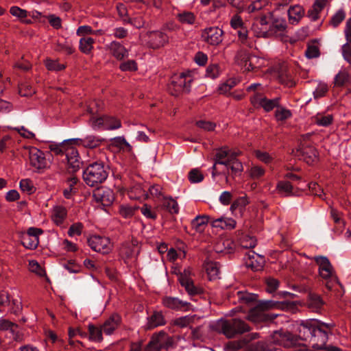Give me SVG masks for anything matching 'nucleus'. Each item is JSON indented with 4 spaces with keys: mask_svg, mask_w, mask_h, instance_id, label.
<instances>
[{
    "mask_svg": "<svg viewBox=\"0 0 351 351\" xmlns=\"http://www.w3.org/2000/svg\"><path fill=\"white\" fill-rule=\"evenodd\" d=\"M287 306V304L285 302L260 301L255 307L250 310L247 319L254 324L271 322L277 317L278 315L267 313L266 311L271 309H284Z\"/></svg>",
    "mask_w": 351,
    "mask_h": 351,
    "instance_id": "f257e3e1",
    "label": "nucleus"
},
{
    "mask_svg": "<svg viewBox=\"0 0 351 351\" xmlns=\"http://www.w3.org/2000/svg\"><path fill=\"white\" fill-rule=\"evenodd\" d=\"M213 328L224 335L227 338H233L237 335H241L250 330V326L243 320L238 318L220 319Z\"/></svg>",
    "mask_w": 351,
    "mask_h": 351,
    "instance_id": "f03ea898",
    "label": "nucleus"
},
{
    "mask_svg": "<svg viewBox=\"0 0 351 351\" xmlns=\"http://www.w3.org/2000/svg\"><path fill=\"white\" fill-rule=\"evenodd\" d=\"M108 174V166L103 161L99 160L86 167L83 173V178L87 185L93 187L104 182Z\"/></svg>",
    "mask_w": 351,
    "mask_h": 351,
    "instance_id": "7ed1b4c3",
    "label": "nucleus"
},
{
    "mask_svg": "<svg viewBox=\"0 0 351 351\" xmlns=\"http://www.w3.org/2000/svg\"><path fill=\"white\" fill-rule=\"evenodd\" d=\"M313 134L307 133L301 135L300 144L295 151V156L304 160L308 165H314L319 160V154L313 145L311 137Z\"/></svg>",
    "mask_w": 351,
    "mask_h": 351,
    "instance_id": "20e7f679",
    "label": "nucleus"
},
{
    "mask_svg": "<svg viewBox=\"0 0 351 351\" xmlns=\"http://www.w3.org/2000/svg\"><path fill=\"white\" fill-rule=\"evenodd\" d=\"M193 81L191 73L189 71L176 74L171 78L168 90L173 96H178L183 92L189 93Z\"/></svg>",
    "mask_w": 351,
    "mask_h": 351,
    "instance_id": "39448f33",
    "label": "nucleus"
},
{
    "mask_svg": "<svg viewBox=\"0 0 351 351\" xmlns=\"http://www.w3.org/2000/svg\"><path fill=\"white\" fill-rule=\"evenodd\" d=\"M315 263L319 266V274L326 280V287L328 290L332 289L335 284L338 282L335 275L333 267L328 258L325 256H316L314 258Z\"/></svg>",
    "mask_w": 351,
    "mask_h": 351,
    "instance_id": "423d86ee",
    "label": "nucleus"
},
{
    "mask_svg": "<svg viewBox=\"0 0 351 351\" xmlns=\"http://www.w3.org/2000/svg\"><path fill=\"white\" fill-rule=\"evenodd\" d=\"M272 339L275 343L285 348H300L302 346L299 342V338L297 335L282 329L275 331Z\"/></svg>",
    "mask_w": 351,
    "mask_h": 351,
    "instance_id": "0eeeda50",
    "label": "nucleus"
},
{
    "mask_svg": "<svg viewBox=\"0 0 351 351\" xmlns=\"http://www.w3.org/2000/svg\"><path fill=\"white\" fill-rule=\"evenodd\" d=\"M332 327L333 325L331 324L319 322L310 341L314 349L323 350L325 348L328 333L330 332Z\"/></svg>",
    "mask_w": 351,
    "mask_h": 351,
    "instance_id": "6e6552de",
    "label": "nucleus"
},
{
    "mask_svg": "<svg viewBox=\"0 0 351 351\" xmlns=\"http://www.w3.org/2000/svg\"><path fill=\"white\" fill-rule=\"evenodd\" d=\"M143 43L153 49H160L169 43V36L160 30L149 31L141 35Z\"/></svg>",
    "mask_w": 351,
    "mask_h": 351,
    "instance_id": "1a4fd4ad",
    "label": "nucleus"
},
{
    "mask_svg": "<svg viewBox=\"0 0 351 351\" xmlns=\"http://www.w3.org/2000/svg\"><path fill=\"white\" fill-rule=\"evenodd\" d=\"M230 23L233 29H237V35L241 43L249 48L254 47V40L253 38L249 37L247 29L245 27L243 19L238 13L231 18Z\"/></svg>",
    "mask_w": 351,
    "mask_h": 351,
    "instance_id": "9d476101",
    "label": "nucleus"
},
{
    "mask_svg": "<svg viewBox=\"0 0 351 351\" xmlns=\"http://www.w3.org/2000/svg\"><path fill=\"white\" fill-rule=\"evenodd\" d=\"M260 60L258 57L250 56L248 51L243 48L239 49L234 56L235 63L248 71L259 68L261 66L258 64Z\"/></svg>",
    "mask_w": 351,
    "mask_h": 351,
    "instance_id": "9b49d317",
    "label": "nucleus"
},
{
    "mask_svg": "<svg viewBox=\"0 0 351 351\" xmlns=\"http://www.w3.org/2000/svg\"><path fill=\"white\" fill-rule=\"evenodd\" d=\"M191 269H185L178 276V281L181 286L185 289V291L191 296L201 295L204 293L202 287L195 286L191 277Z\"/></svg>",
    "mask_w": 351,
    "mask_h": 351,
    "instance_id": "f8f14e48",
    "label": "nucleus"
},
{
    "mask_svg": "<svg viewBox=\"0 0 351 351\" xmlns=\"http://www.w3.org/2000/svg\"><path fill=\"white\" fill-rule=\"evenodd\" d=\"M43 230L40 228L31 227L27 232L21 234V244L27 249L34 250L39 243V236Z\"/></svg>",
    "mask_w": 351,
    "mask_h": 351,
    "instance_id": "ddd939ff",
    "label": "nucleus"
},
{
    "mask_svg": "<svg viewBox=\"0 0 351 351\" xmlns=\"http://www.w3.org/2000/svg\"><path fill=\"white\" fill-rule=\"evenodd\" d=\"M87 242L90 248L97 252L106 254L112 250L110 240L108 237L93 235L88 239Z\"/></svg>",
    "mask_w": 351,
    "mask_h": 351,
    "instance_id": "4468645a",
    "label": "nucleus"
},
{
    "mask_svg": "<svg viewBox=\"0 0 351 351\" xmlns=\"http://www.w3.org/2000/svg\"><path fill=\"white\" fill-rule=\"evenodd\" d=\"M73 145H76L73 142L67 144L64 154L67 160L68 169L72 173L77 171L81 165L78 150Z\"/></svg>",
    "mask_w": 351,
    "mask_h": 351,
    "instance_id": "2eb2a0df",
    "label": "nucleus"
},
{
    "mask_svg": "<svg viewBox=\"0 0 351 351\" xmlns=\"http://www.w3.org/2000/svg\"><path fill=\"white\" fill-rule=\"evenodd\" d=\"M280 100V97H276L271 99H267L260 93H255L254 95L250 97V101L253 106H260L266 112H270L274 108H278Z\"/></svg>",
    "mask_w": 351,
    "mask_h": 351,
    "instance_id": "dca6fc26",
    "label": "nucleus"
},
{
    "mask_svg": "<svg viewBox=\"0 0 351 351\" xmlns=\"http://www.w3.org/2000/svg\"><path fill=\"white\" fill-rule=\"evenodd\" d=\"M223 32L218 27H210L202 30L201 37L203 41L211 45H218L223 40Z\"/></svg>",
    "mask_w": 351,
    "mask_h": 351,
    "instance_id": "f3484780",
    "label": "nucleus"
},
{
    "mask_svg": "<svg viewBox=\"0 0 351 351\" xmlns=\"http://www.w3.org/2000/svg\"><path fill=\"white\" fill-rule=\"evenodd\" d=\"M319 322L315 319L302 321L300 324L298 329V335L297 336L299 340L302 339L310 341Z\"/></svg>",
    "mask_w": 351,
    "mask_h": 351,
    "instance_id": "a211bd4d",
    "label": "nucleus"
},
{
    "mask_svg": "<svg viewBox=\"0 0 351 351\" xmlns=\"http://www.w3.org/2000/svg\"><path fill=\"white\" fill-rule=\"evenodd\" d=\"M252 30L256 37L269 38L271 34L270 23L265 16H261L254 23Z\"/></svg>",
    "mask_w": 351,
    "mask_h": 351,
    "instance_id": "6ab92c4d",
    "label": "nucleus"
},
{
    "mask_svg": "<svg viewBox=\"0 0 351 351\" xmlns=\"http://www.w3.org/2000/svg\"><path fill=\"white\" fill-rule=\"evenodd\" d=\"M162 303L165 307L175 311H188L191 306V303L186 301L171 296L162 298Z\"/></svg>",
    "mask_w": 351,
    "mask_h": 351,
    "instance_id": "aec40b11",
    "label": "nucleus"
},
{
    "mask_svg": "<svg viewBox=\"0 0 351 351\" xmlns=\"http://www.w3.org/2000/svg\"><path fill=\"white\" fill-rule=\"evenodd\" d=\"M69 141L73 142L76 145L85 148L95 149L99 147L104 141V138L95 135H88L84 138H71Z\"/></svg>",
    "mask_w": 351,
    "mask_h": 351,
    "instance_id": "412c9836",
    "label": "nucleus"
},
{
    "mask_svg": "<svg viewBox=\"0 0 351 351\" xmlns=\"http://www.w3.org/2000/svg\"><path fill=\"white\" fill-rule=\"evenodd\" d=\"M122 318L118 313H112L101 326L105 335H110L121 326Z\"/></svg>",
    "mask_w": 351,
    "mask_h": 351,
    "instance_id": "4be33fe9",
    "label": "nucleus"
},
{
    "mask_svg": "<svg viewBox=\"0 0 351 351\" xmlns=\"http://www.w3.org/2000/svg\"><path fill=\"white\" fill-rule=\"evenodd\" d=\"M29 158L30 165L36 169H42L47 166L44 153L36 147L30 149Z\"/></svg>",
    "mask_w": 351,
    "mask_h": 351,
    "instance_id": "5701e85b",
    "label": "nucleus"
},
{
    "mask_svg": "<svg viewBox=\"0 0 351 351\" xmlns=\"http://www.w3.org/2000/svg\"><path fill=\"white\" fill-rule=\"evenodd\" d=\"M245 264L247 267H250L252 270H261L264 265V257L255 253L254 251H249L245 257Z\"/></svg>",
    "mask_w": 351,
    "mask_h": 351,
    "instance_id": "b1692460",
    "label": "nucleus"
},
{
    "mask_svg": "<svg viewBox=\"0 0 351 351\" xmlns=\"http://www.w3.org/2000/svg\"><path fill=\"white\" fill-rule=\"evenodd\" d=\"M152 337L159 346L160 350H168L173 348L175 344V341L173 337L169 336L167 332L160 331L158 333L152 335Z\"/></svg>",
    "mask_w": 351,
    "mask_h": 351,
    "instance_id": "393cba45",
    "label": "nucleus"
},
{
    "mask_svg": "<svg viewBox=\"0 0 351 351\" xmlns=\"http://www.w3.org/2000/svg\"><path fill=\"white\" fill-rule=\"evenodd\" d=\"M93 197L104 206H110L114 199L112 192L109 189H97L94 192Z\"/></svg>",
    "mask_w": 351,
    "mask_h": 351,
    "instance_id": "a878e982",
    "label": "nucleus"
},
{
    "mask_svg": "<svg viewBox=\"0 0 351 351\" xmlns=\"http://www.w3.org/2000/svg\"><path fill=\"white\" fill-rule=\"evenodd\" d=\"M138 254L137 246L133 242H125L119 248V255L125 262L135 257Z\"/></svg>",
    "mask_w": 351,
    "mask_h": 351,
    "instance_id": "bb28decb",
    "label": "nucleus"
},
{
    "mask_svg": "<svg viewBox=\"0 0 351 351\" xmlns=\"http://www.w3.org/2000/svg\"><path fill=\"white\" fill-rule=\"evenodd\" d=\"M232 152H230L226 148H221L217 150L215 154V162L213 167V176H215L217 173V164L226 165L228 164L229 158H230Z\"/></svg>",
    "mask_w": 351,
    "mask_h": 351,
    "instance_id": "cd10ccee",
    "label": "nucleus"
},
{
    "mask_svg": "<svg viewBox=\"0 0 351 351\" xmlns=\"http://www.w3.org/2000/svg\"><path fill=\"white\" fill-rule=\"evenodd\" d=\"M97 105L96 101H93L91 104L88 106L87 111L92 114L89 119V125L93 128V130H104V115L100 117H96L94 114L97 112L95 110L91 105Z\"/></svg>",
    "mask_w": 351,
    "mask_h": 351,
    "instance_id": "c85d7f7f",
    "label": "nucleus"
},
{
    "mask_svg": "<svg viewBox=\"0 0 351 351\" xmlns=\"http://www.w3.org/2000/svg\"><path fill=\"white\" fill-rule=\"evenodd\" d=\"M109 50L112 55L119 60H121L128 56V51L117 41H112L109 45Z\"/></svg>",
    "mask_w": 351,
    "mask_h": 351,
    "instance_id": "c756f323",
    "label": "nucleus"
},
{
    "mask_svg": "<svg viewBox=\"0 0 351 351\" xmlns=\"http://www.w3.org/2000/svg\"><path fill=\"white\" fill-rule=\"evenodd\" d=\"M165 324V319L162 312L154 311L153 314L147 318L146 328L150 330L158 326H163Z\"/></svg>",
    "mask_w": 351,
    "mask_h": 351,
    "instance_id": "7c9ffc66",
    "label": "nucleus"
},
{
    "mask_svg": "<svg viewBox=\"0 0 351 351\" xmlns=\"http://www.w3.org/2000/svg\"><path fill=\"white\" fill-rule=\"evenodd\" d=\"M232 295L241 304H250L257 299V295L243 291L233 292Z\"/></svg>",
    "mask_w": 351,
    "mask_h": 351,
    "instance_id": "2f4dec72",
    "label": "nucleus"
},
{
    "mask_svg": "<svg viewBox=\"0 0 351 351\" xmlns=\"http://www.w3.org/2000/svg\"><path fill=\"white\" fill-rule=\"evenodd\" d=\"M239 154L240 152H232L230 158H229L228 164L225 165L228 168L230 169L233 176L240 174L243 170L242 163L237 159V157Z\"/></svg>",
    "mask_w": 351,
    "mask_h": 351,
    "instance_id": "473e14b6",
    "label": "nucleus"
},
{
    "mask_svg": "<svg viewBox=\"0 0 351 351\" xmlns=\"http://www.w3.org/2000/svg\"><path fill=\"white\" fill-rule=\"evenodd\" d=\"M211 225L215 228H220L221 229L232 230L236 226V221L232 218L220 217L211 221Z\"/></svg>",
    "mask_w": 351,
    "mask_h": 351,
    "instance_id": "72a5a7b5",
    "label": "nucleus"
},
{
    "mask_svg": "<svg viewBox=\"0 0 351 351\" xmlns=\"http://www.w3.org/2000/svg\"><path fill=\"white\" fill-rule=\"evenodd\" d=\"M67 215V210L63 206L57 205L53 206L51 213V218L56 225L63 223Z\"/></svg>",
    "mask_w": 351,
    "mask_h": 351,
    "instance_id": "f704fd0d",
    "label": "nucleus"
},
{
    "mask_svg": "<svg viewBox=\"0 0 351 351\" xmlns=\"http://www.w3.org/2000/svg\"><path fill=\"white\" fill-rule=\"evenodd\" d=\"M324 304L320 295L316 293H310L307 300L308 308L313 312H318Z\"/></svg>",
    "mask_w": 351,
    "mask_h": 351,
    "instance_id": "c9c22d12",
    "label": "nucleus"
},
{
    "mask_svg": "<svg viewBox=\"0 0 351 351\" xmlns=\"http://www.w3.org/2000/svg\"><path fill=\"white\" fill-rule=\"evenodd\" d=\"M210 217L208 215H198L191 221L192 228L199 233L204 231L209 221Z\"/></svg>",
    "mask_w": 351,
    "mask_h": 351,
    "instance_id": "e433bc0d",
    "label": "nucleus"
},
{
    "mask_svg": "<svg viewBox=\"0 0 351 351\" xmlns=\"http://www.w3.org/2000/svg\"><path fill=\"white\" fill-rule=\"evenodd\" d=\"M325 6L324 1L316 0L313 6L307 12L308 17L313 21H316L319 18V14Z\"/></svg>",
    "mask_w": 351,
    "mask_h": 351,
    "instance_id": "4c0bfd02",
    "label": "nucleus"
},
{
    "mask_svg": "<svg viewBox=\"0 0 351 351\" xmlns=\"http://www.w3.org/2000/svg\"><path fill=\"white\" fill-rule=\"evenodd\" d=\"M55 49L57 51L62 52L67 55L73 54L75 51L72 42L67 39L58 40Z\"/></svg>",
    "mask_w": 351,
    "mask_h": 351,
    "instance_id": "58836bf2",
    "label": "nucleus"
},
{
    "mask_svg": "<svg viewBox=\"0 0 351 351\" xmlns=\"http://www.w3.org/2000/svg\"><path fill=\"white\" fill-rule=\"evenodd\" d=\"M288 15L289 20L292 23H298L304 15V10L302 6L300 5H295L291 6L288 10Z\"/></svg>",
    "mask_w": 351,
    "mask_h": 351,
    "instance_id": "ea45409f",
    "label": "nucleus"
},
{
    "mask_svg": "<svg viewBox=\"0 0 351 351\" xmlns=\"http://www.w3.org/2000/svg\"><path fill=\"white\" fill-rule=\"evenodd\" d=\"M162 207L171 214H178L179 212L178 204L171 197H162Z\"/></svg>",
    "mask_w": 351,
    "mask_h": 351,
    "instance_id": "a19ab883",
    "label": "nucleus"
},
{
    "mask_svg": "<svg viewBox=\"0 0 351 351\" xmlns=\"http://www.w3.org/2000/svg\"><path fill=\"white\" fill-rule=\"evenodd\" d=\"M206 271L210 280L219 278L220 266L217 262H208L206 264Z\"/></svg>",
    "mask_w": 351,
    "mask_h": 351,
    "instance_id": "79ce46f5",
    "label": "nucleus"
},
{
    "mask_svg": "<svg viewBox=\"0 0 351 351\" xmlns=\"http://www.w3.org/2000/svg\"><path fill=\"white\" fill-rule=\"evenodd\" d=\"M121 127V121L112 116L104 115V130H113Z\"/></svg>",
    "mask_w": 351,
    "mask_h": 351,
    "instance_id": "37998d69",
    "label": "nucleus"
},
{
    "mask_svg": "<svg viewBox=\"0 0 351 351\" xmlns=\"http://www.w3.org/2000/svg\"><path fill=\"white\" fill-rule=\"evenodd\" d=\"M95 40L91 37H82L79 42L80 51L85 54L91 53Z\"/></svg>",
    "mask_w": 351,
    "mask_h": 351,
    "instance_id": "c03bdc74",
    "label": "nucleus"
},
{
    "mask_svg": "<svg viewBox=\"0 0 351 351\" xmlns=\"http://www.w3.org/2000/svg\"><path fill=\"white\" fill-rule=\"evenodd\" d=\"M176 19L183 25H192L196 21V16L193 12L184 11L177 14Z\"/></svg>",
    "mask_w": 351,
    "mask_h": 351,
    "instance_id": "a18cd8bd",
    "label": "nucleus"
},
{
    "mask_svg": "<svg viewBox=\"0 0 351 351\" xmlns=\"http://www.w3.org/2000/svg\"><path fill=\"white\" fill-rule=\"evenodd\" d=\"M287 28L286 21L283 19H276L270 23L271 36L282 34Z\"/></svg>",
    "mask_w": 351,
    "mask_h": 351,
    "instance_id": "49530a36",
    "label": "nucleus"
},
{
    "mask_svg": "<svg viewBox=\"0 0 351 351\" xmlns=\"http://www.w3.org/2000/svg\"><path fill=\"white\" fill-rule=\"evenodd\" d=\"M248 204L249 201L247 195L239 197L232 202L230 210L232 213L239 210L241 214Z\"/></svg>",
    "mask_w": 351,
    "mask_h": 351,
    "instance_id": "de8ad7c7",
    "label": "nucleus"
},
{
    "mask_svg": "<svg viewBox=\"0 0 351 351\" xmlns=\"http://www.w3.org/2000/svg\"><path fill=\"white\" fill-rule=\"evenodd\" d=\"M89 338L90 340L101 342L103 340L101 326H95L93 324L88 325Z\"/></svg>",
    "mask_w": 351,
    "mask_h": 351,
    "instance_id": "09e8293b",
    "label": "nucleus"
},
{
    "mask_svg": "<svg viewBox=\"0 0 351 351\" xmlns=\"http://www.w3.org/2000/svg\"><path fill=\"white\" fill-rule=\"evenodd\" d=\"M346 16V12L340 9L332 16L328 24L335 28L337 27L344 21Z\"/></svg>",
    "mask_w": 351,
    "mask_h": 351,
    "instance_id": "8fccbe9b",
    "label": "nucleus"
},
{
    "mask_svg": "<svg viewBox=\"0 0 351 351\" xmlns=\"http://www.w3.org/2000/svg\"><path fill=\"white\" fill-rule=\"evenodd\" d=\"M248 343L249 340L246 338H243L237 341H229L226 344V348L228 351H237L244 348Z\"/></svg>",
    "mask_w": 351,
    "mask_h": 351,
    "instance_id": "3c124183",
    "label": "nucleus"
},
{
    "mask_svg": "<svg viewBox=\"0 0 351 351\" xmlns=\"http://www.w3.org/2000/svg\"><path fill=\"white\" fill-rule=\"evenodd\" d=\"M350 80L349 72L344 69L340 71L335 78V84L337 86H342L348 83Z\"/></svg>",
    "mask_w": 351,
    "mask_h": 351,
    "instance_id": "603ef678",
    "label": "nucleus"
},
{
    "mask_svg": "<svg viewBox=\"0 0 351 351\" xmlns=\"http://www.w3.org/2000/svg\"><path fill=\"white\" fill-rule=\"evenodd\" d=\"M332 121L333 117L331 114L323 115L318 114L315 117V123L320 126H328L332 123Z\"/></svg>",
    "mask_w": 351,
    "mask_h": 351,
    "instance_id": "864d4df0",
    "label": "nucleus"
},
{
    "mask_svg": "<svg viewBox=\"0 0 351 351\" xmlns=\"http://www.w3.org/2000/svg\"><path fill=\"white\" fill-rule=\"evenodd\" d=\"M112 141V145L120 149L126 150L127 152H131L132 149V146L126 141L123 136L115 137Z\"/></svg>",
    "mask_w": 351,
    "mask_h": 351,
    "instance_id": "5fc2aeb1",
    "label": "nucleus"
},
{
    "mask_svg": "<svg viewBox=\"0 0 351 351\" xmlns=\"http://www.w3.org/2000/svg\"><path fill=\"white\" fill-rule=\"evenodd\" d=\"M276 189L281 193H284L286 196L293 193V186L289 181H280L277 184Z\"/></svg>",
    "mask_w": 351,
    "mask_h": 351,
    "instance_id": "6e6d98bb",
    "label": "nucleus"
},
{
    "mask_svg": "<svg viewBox=\"0 0 351 351\" xmlns=\"http://www.w3.org/2000/svg\"><path fill=\"white\" fill-rule=\"evenodd\" d=\"M18 328V325L8 319H0V331L8 330L12 333H14Z\"/></svg>",
    "mask_w": 351,
    "mask_h": 351,
    "instance_id": "4d7b16f0",
    "label": "nucleus"
},
{
    "mask_svg": "<svg viewBox=\"0 0 351 351\" xmlns=\"http://www.w3.org/2000/svg\"><path fill=\"white\" fill-rule=\"evenodd\" d=\"M76 34L82 38L89 37V35H96L97 32L89 25H82L77 28Z\"/></svg>",
    "mask_w": 351,
    "mask_h": 351,
    "instance_id": "13d9d810",
    "label": "nucleus"
},
{
    "mask_svg": "<svg viewBox=\"0 0 351 351\" xmlns=\"http://www.w3.org/2000/svg\"><path fill=\"white\" fill-rule=\"evenodd\" d=\"M141 213L147 219L155 220L157 218L156 213L152 210V206L147 204H144L140 208Z\"/></svg>",
    "mask_w": 351,
    "mask_h": 351,
    "instance_id": "bf43d9fd",
    "label": "nucleus"
},
{
    "mask_svg": "<svg viewBox=\"0 0 351 351\" xmlns=\"http://www.w3.org/2000/svg\"><path fill=\"white\" fill-rule=\"evenodd\" d=\"M128 23L140 29L145 26L146 21L143 15L138 14L132 18H128Z\"/></svg>",
    "mask_w": 351,
    "mask_h": 351,
    "instance_id": "052dcab7",
    "label": "nucleus"
},
{
    "mask_svg": "<svg viewBox=\"0 0 351 351\" xmlns=\"http://www.w3.org/2000/svg\"><path fill=\"white\" fill-rule=\"evenodd\" d=\"M221 71L219 64H212L207 67L206 75L207 77L215 79L220 75Z\"/></svg>",
    "mask_w": 351,
    "mask_h": 351,
    "instance_id": "680f3d73",
    "label": "nucleus"
},
{
    "mask_svg": "<svg viewBox=\"0 0 351 351\" xmlns=\"http://www.w3.org/2000/svg\"><path fill=\"white\" fill-rule=\"evenodd\" d=\"M240 245L243 248H253L256 245V240L252 237L245 235L240 239Z\"/></svg>",
    "mask_w": 351,
    "mask_h": 351,
    "instance_id": "e2e57ef3",
    "label": "nucleus"
},
{
    "mask_svg": "<svg viewBox=\"0 0 351 351\" xmlns=\"http://www.w3.org/2000/svg\"><path fill=\"white\" fill-rule=\"evenodd\" d=\"M148 192L151 197L154 198L160 199L162 198V187L159 184H153L148 189Z\"/></svg>",
    "mask_w": 351,
    "mask_h": 351,
    "instance_id": "0e129e2a",
    "label": "nucleus"
},
{
    "mask_svg": "<svg viewBox=\"0 0 351 351\" xmlns=\"http://www.w3.org/2000/svg\"><path fill=\"white\" fill-rule=\"evenodd\" d=\"M194 321L193 316H184L180 317L175 319L174 324L181 328L186 327L189 326Z\"/></svg>",
    "mask_w": 351,
    "mask_h": 351,
    "instance_id": "69168bd1",
    "label": "nucleus"
},
{
    "mask_svg": "<svg viewBox=\"0 0 351 351\" xmlns=\"http://www.w3.org/2000/svg\"><path fill=\"white\" fill-rule=\"evenodd\" d=\"M119 69L122 71H136L138 69V66L135 60H130L121 63Z\"/></svg>",
    "mask_w": 351,
    "mask_h": 351,
    "instance_id": "338daca9",
    "label": "nucleus"
},
{
    "mask_svg": "<svg viewBox=\"0 0 351 351\" xmlns=\"http://www.w3.org/2000/svg\"><path fill=\"white\" fill-rule=\"evenodd\" d=\"M279 80L281 84H285L288 87H292L295 85L292 76L289 73H284L283 71H281L279 73Z\"/></svg>",
    "mask_w": 351,
    "mask_h": 351,
    "instance_id": "774afa93",
    "label": "nucleus"
}]
</instances>
